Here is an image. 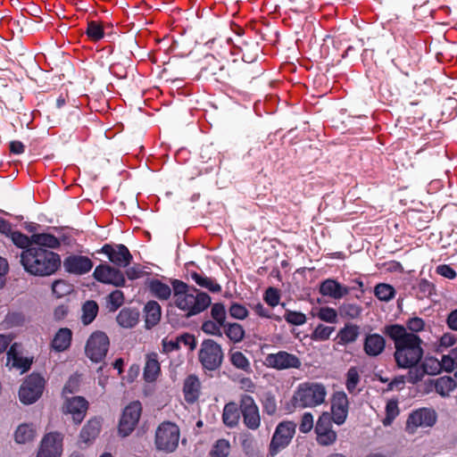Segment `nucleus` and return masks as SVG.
Returning a JSON list of instances; mask_svg holds the SVG:
<instances>
[{
	"label": "nucleus",
	"mask_w": 457,
	"mask_h": 457,
	"mask_svg": "<svg viewBox=\"0 0 457 457\" xmlns=\"http://www.w3.org/2000/svg\"><path fill=\"white\" fill-rule=\"evenodd\" d=\"M384 334L395 344V359L399 368H412L423 357L422 340L414 333H408L405 327L398 324L384 328Z\"/></svg>",
	"instance_id": "obj_1"
},
{
	"label": "nucleus",
	"mask_w": 457,
	"mask_h": 457,
	"mask_svg": "<svg viewBox=\"0 0 457 457\" xmlns=\"http://www.w3.org/2000/svg\"><path fill=\"white\" fill-rule=\"evenodd\" d=\"M21 262L29 273L42 277L52 275L61 265L57 253L39 246H30L23 250Z\"/></svg>",
	"instance_id": "obj_2"
},
{
	"label": "nucleus",
	"mask_w": 457,
	"mask_h": 457,
	"mask_svg": "<svg viewBox=\"0 0 457 457\" xmlns=\"http://www.w3.org/2000/svg\"><path fill=\"white\" fill-rule=\"evenodd\" d=\"M171 285L174 303L179 310L186 312L187 317L198 314L210 305L211 297L206 293L191 288L187 284L178 279L172 280Z\"/></svg>",
	"instance_id": "obj_3"
},
{
	"label": "nucleus",
	"mask_w": 457,
	"mask_h": 457,
	"mask_svg": "<svg viewBox=\"0 0 457 457\" xmlns=\"http://www.w3.org/2000/svg\"><path fill=\"white\" fill-rule=\"evenodd\" d=\"M326 395L327 390L322 384L305 382L299 385L292 403L295 408L315 407L325 401Z\"/></svg>",
	"instance_id": "obj_4"
},
{
	"label": "nucleus",
	"mask_w": 457,
	"mask_h": 457,
	"mask_svg": "<svg viewBox=\"0 0 457 457\" xmlns=\"http://www.w3.org/2000/svg\"><path fill=\"white\" fill-rule=\"evenodd\" d=\"M180 431L179 427L172 422L161 423L155 431L154 445L157 450L165 453H173L179 442Z\"/></svg>",
	"instance_id": "obj_5"
},
{
	"label": "nucleus",
	"mask_w": 457,
	"mask_h": 457,
	"mask_svg": "<svg viewBox=\"0 0 457 457\" xmlns=\"http://www.w3.org/2000/svg\"><path fill=\"white\" fill-rule=\"evenodd\" d=\"M224 353L220 345L212 339H204L198 352V360L203 368L208 370H218L223 361Z\"/></svg>",
	"instance_id": "obj_6"
},
{
	"label": "nucleus",
	"mask_w": 457,
	"mask_h": 457,
	"mask_svg": "<svg viewBox=\"0 0 457 457\" xmlns=\"http://www.w3.org/2000/svg\"><path fill=\"white\" fill-rule=\"evenodd\" d=\"M246 61L243 57L242 60H233L229 62L227 67L220 65L219 62L213 57L208 59V66L204 68L206 73H211L216 76V80L224 79L230 76H244L245 75V70L247 65Z\"/></svg>",
	"instance_id": "obj_7"
},
{
	"label": "nucleus",
	"mask_w": 457,
	"mask_h": 457,
	"mask_svg": "<svg viewBox=\"0 0 457 457\" xmlns=\"http://www.w3.org/2000/svg\"><path fill=\"white\" fill-rule=\"evenodd\" d=\"M45 379L37 373L30 374L21 384L19 398L24 404H31L37 401L43 394Z\"/></svg>",
	"instance_id": "obj_8"
},
{
	"label": "nucleus",
	"mask_w": 457,
	"mask_h": 457,
	"mask_svg": "<svg viewBox=\"0 0 457 457\" xmlns=\"http://www.w3.org/2000/svg\"><path fill=\"white\" fill-rule=\"evenodd\" d=\"M295 433V424L292 421L280 422L273 434L270 444V454L275 456L291 442Z\"/></svg>",
	"instance_id": "obj_9"
},
{
	"label": "nucleus",
	"mask_w": 457,
	"mask_h": 457,
	"mask_svg": "<svg viewBox=\"0 0 457 457\" xmlns=\"http://www.w3.org/2000/svg\"><path fill=\"white\" fill-rule=\"evenodd\" d=\"M109 338L102 331L94 332L87 339L85 352L87 356L95 362L101 361L109 349Z\"/></svg>",
	"instance_id": "obj_10"
},
{
	"label": "nucleus",
	"mask_w": 457,
	"mask_h": 457,
	"mask_svg": "<svg viewBox=\"0 0 457 457\" xmlns=\"http://www.w3.org/2000/svg\"><path fill=\"white\" fill-rule=\"evenodd\" d=\"M142 412V406L138 401L130 403L123 410L120 420L118 431L125 437L131 434L138 423Z\"/></svg>",
	"instance_id": "obj_11"
},
{
	"label": "nucleus",
	"mask_w": 457,
	"mask_h": 457,
	"mask_svg": "<svg viewBox=\"0 0 457 457\" xmlns=\"http://www.w3.org/2000/svg\"><path fill=\"white\" fill-rule=\"evenodd\" d=\"M265 365L278 370L300 369L301 360L293 353L286 351H278L276 353H270L265 357Z\"/></svg>",
	"instance_id": "obj_12"
},
{
	"label": "nucleus",
	"mask_w": 457,
	"mask_h": 457,
	"mask_svg": "<svg viewBox=\"0 0 457 457\" xmlns=\"http://www.w3.org/2000/svg\"><path fill=\"white\" fill-rule=\"evenodd\" d=\"M240 411L243 416V422L249 429L255 430L260 427L259 409L252 396L247 395L241 396Z\"/></svg>",
	"instance_id": "obj_13"
},
{
	"label": "nucleus",
	"mask_w": 457,
	"mask_h": 457,
	"mask_svg": "<svg viewBox=\"0 0 457 457\" xmlns=\"http://www.w3.org/2000/svg\"><path fill=\"white\" fill-rule=\"evenodd\" d=\"M87 409L88 402L82 396L67 397L62 405L63 413L71 414L75 424L82 422Z\"/></svg>",
	"instance_id": "obj_14"
},
{
	"label": "nucleus",
	"mask_w": 457,
	"mask_h": 457,
	"mask_svg": "<svg viewBox=\"0 0 457 457\" xmlns=\"http://www.w3.org/2000/svg\"><path fill=\"white\" fill-rule=\"evenodd\" d=\"M94 277L102 283L112 284L115 287H123L125 285L123 273L108 264L97 266L94 271Z\"/></svg>",
	"instance_id": "obj_15"
},
{
	"label": "nucleus",
	"mask_w": 457,
	"mask_h": 457,
	"mask_svg": "<svg viewBox=\"0 0 457 457\" xmlns=\"http://www.w3.org/2000/svg\"><path fill=\"white\" fill-rule=\"evenodd\" d=\"M436 420V412L429 409H420L410 414L406 428L410 433H414L419 427H432Z\"/></svg>",
	"instance_id": "obj_16"
},
{
	"label": "nucleus",
	"mask_w": 457,
	"mask_h": 457,
	"mask_svg": "<svg viewBox=\"0 0 457 457\" xmlns=\"http://www.w3.org/2000/svg\"><path fill=\"white\" fill-rule=\"evenodd\" d=\"M317 441L321 445H332L337 439V433L331 429V417L323 413L318 420L315 427Z\"/></svg>",
	"instance_id": "obj_17"
},
{
	"label": "nucleus",
	"mask_w": 457,
	"mask_h": 457,
	"mask_svg": "<svg viewBox=\"0 0 457 457\" xmlns=\"http://www.w3.org/2000/svg\"><path fill=\"white\" fill-rule=\"evenodd\" d=\"M102 252L105 253L110 262L119 267H127L132 260V255L124 245H105L102 248Z\"/></svg>",
	"instance_id": "obj_18"
},
{
	"label": "nucleus",
	"mask_w": 457,
	"mask_h": 457,
	"mask_svg": "<svg viewBox=\"0 0 457 457\" xmlns=\"http://www.w3.org/2000/svg\"><path fill=\"white\" fill-rule=\"evenodd\" d=\"M332 420L337 425L345 422L348 413V398L344 392L333 395L331 402Z\"/></svg>",
	"instance_id": "obj_19"
},
{
	"label": "nucleus",
	"mask_w": 457,
	"mask_h": 457,
	"mask_svg": "<svg viewBox=\"0 0 457 457\" xmlns=\"http://www.w3.org/2000/svg\"><path fill=\"white\" fill-rule=\"evenodd\" d=\"M64 267L71 273L84 274L92 269L93 262L87 256L73 255L64 261Z\"/></svg>",
	"instance_id": "obj_20"
},
{
	"label": "nucleus",
	"mask_w": 457,
	"mask_h": 457,
	"mask_svg": "<svg viewBox=\"0 0 457 457\" xmlns=\"http://www.w3.org/2000/svg\"><path fill=\"white\" fill-rule=\"evenodd\" d=\"M350 291V287H344L334 279H326L321 283L320 287V292L321 295L332 297L334 299H340L348 295Z\"/></svg>",
	"instance_id": "obj_21"
},
{
	"label": "nucleus",
	"mask_w": 457,
	"mask_h": 457,
	"mask_svg": "<svg viewBox=\"0 0 457 457\" xmlns=\"http://www.w3.org/2000/svg\"><path fill=\"white\" fill-rule=\"evenodd\" d=\"M386 341L382 336L378 334H369L366 336L363 349L367 355L378 356L384 351Z\"/></svg>",
	"instance_id": "obj_22"
},
{
	"label": "nucleus",
	"mask_w": 457,
	"mask_h": 457,
	"mask_svg": "<svg viewBox=\"0 0 457 457\" xmlns=\"http://www.w3.org/2000/svg\"><path fill=\"white\" fill-rule=\"evenodd\" d=\"M20 345L14 343L7 352V365H11L12 368H16L18 370H21V372L27 371L31 365V361H29L27 358H23L21 356V353L19 351Z\"/></svg>",
	"instance_id": "obj_23"
},
{
	"label": "nucleus",
	"mask_w": 457,
	"mask_h": 457,
	"mask_svg": "<svg viewBox=\"0 0 457 457\" xmlns=\"http://www.w3.org/2000/svg\"><path fill=\"white\" fill-rule=\"evenodd\" d=\"M161 372V365L158 361V355L151 353L146 355L145 365L144 368V378L147 382H154Z\"/></svg>",
	"instance_id": "obj_24"
},
{
	"label": "nucleus",
	"mask_w": 457,
	"mask_h": 457,
	"mask_svg": "<svg viewBox=\"0 0 457 457\" xmlns=\"http://www.w3.org/2000/svg\"><path fill=\"white\" fill-rule=\"evenodd\" d=\"M183 392L187 403H194L200 394V381L195 375H189L184 381Z\"/></svg>",
	"instance_id": "obj_25"
},
{
	"label": "nucleus",
	"mask_w": 457,
	"mask_h": 457,
	"mask_svg": "<svg viewBox=\"0 0 457 457\" xmlns=\"http://www.w3.org/2000/svg\"><path fill=\"white\" fill-rule=\"evenodd\" d=\"M145 327L151 328L154 327L161 320L162 309L160 304L155 301H149L144 308Z\"/></svg>",
	"instance_id": "obj_26"
},
{
	"label": "nucleus",
	"mask_w": 457,
	"mask_h": 457,
	"mask_svg": "<svg viewBox=\"0 0 457 457\" xmlns=\"http://www.w3.org/2000/svg\"><path fill=\"white\" fill-rule=\"evenodd\" d=\"M101 431V421L95 418L89 420L83 427L80 432V439L85 444H88L95 440Z\"/></svg>",
	"instance_id": "obj_27"
},
{
	"label": "nucleus",
	"mask_w": 457,
	"mask_h": 457,
	"mask_svg": "<svg viewBox=\"0 0 457 457\" xmlns=\"http://www.w3.org/2000/svg\"><path fill=\"white\" fill-rule=\"evenodd\" d=\"M71 337L72 333L70 328H60L52 341V347L57 352L66 350L71 345Z\"/></svg>",
	"instance_id": "obj_28"
},
{
	"label": "nucleus",
	"mask_w": 457,
	"mask_h": 457,
	"mask_svg": "<svg viewBox=\"0 0 457 457\" xmlns=\"http://www.w3.org/2000/svg\"><path fill=\"white\" fill-rule=\"evenodd\" d=\"M240 408L237 403H228L224 406L222 413L223 423L229 428H234L238 424L240 419Z\"/></svg>",
	"instance_id": "obj_29"
},
{
	"label": "nucleus",
	"mask_w": 457,
	"mask_h": 457,
	"mask_svg": "<svg viewBox=\"0 0 457 457\" xmlns=\"http://www.w3.org/2000/svg\"><path fill=\"white\" fill-rule=\"evenodd\" d=\"M138 318V312L129 308H124L119 312L116 320L120 326L129 328L137 325Z\"/></svg>",
	"instance_id": "obj_30"
},
{
	"label": "nucleus",
	"mask_w": 457,
	"mask_h": 457,
	"mask_svg": "<svg viewBox=\"0 0 457 457\" xmlns=\"http://www.w3.org/2000/svg\"><path fill=\"white\" fill-rule=\"evenodd\" d=\"M33 246H39L41 248H51L54 249L59 247L60 241L54 236L51 234H33L32 235Z\"/></svg>",
	"instance_id": "obj_31"
},
{
	"label": "nucleus",
	"mask_w": 457,
	"mask_h": 457,
	"mask_svg": "<svg viewBox=\"0 0 457 457\" xmlns=\"http://www.w3.org/2000/svg\"><path fill=\"white\" fill-rule=\"evenodd\" d=\"M36 436V430L31 424H21L14 434V438L18 444H26L31 442Z\"/></svg>",
	"instance_id": "obj_32"
},
{
	"label": "nucleus",
	"mask_w": 457,
	"mask_h": 457,
	"mask_svg": "<svg viewBox=\"0 0 457 457\" xmlns=\"http://www.w3.org/2000/svg\"><path fill=\"white\" fill-rule=\"evenodd\" d=\"M456 386L455 380L448 376L438 378L435 381V390L442 396L448 395Z\"/></svg>",
	"instance_id": "obj_33"
},
{
	"label": "nucleus",
	"mask_w": 457,
	"mask_h": 457,
	"mask_svg": "<svg viewBox=\"0 0 457 457\" xmlns=\"http://www.w3.org/2000/svg\"><path fill=\"white\" fill-rule=\"evenodd\" d=\"M149 289L160 300H168L171 295L170 287L158 279L152 280L149 283Z\"/></svg>",
	"instance_id": "obj_34"
},
{
	"label": "nucleus",
	"mask_w": 457,
	"mask_h": 457,
	"mask_svg": "<svg viewBox=\"0 0 457 457\" xmlns=\"http://www.w3.org/2000/svg\"><path fill=\"white\" fill-rule=\"evenodd\" d=\"M226 336L234 343L241 342L245 337V330L238 323H226L222 326Z\"/></svg>",
	"instance_id": "obj_35"
},
{
	"label": "nucleus",
	"mask_w": 457,
	"mask_h": 457,
	"mask_svg": "<svg viewBox=\"0 0 457 457\" xmlns=\"http://www.w3.org/2000/svg\"><path fill=\"white\" fill-rule=\"evenodd\" d=\"M98 312V304L95 301H87L82 306V322L85 325L90 324Z\"/></svg>",
	"instance_id": "obj_36"
},
{
	"label": "nucleus",
	"mask_w": 457,
	"mask_h": 457,
	"mask_svg": "<svg viewBox=\"0 0 457 457\" xmlns=\"http://www.w3.org/2000/svg\"><path fill=\"white\" fill-rule=\"evenodd\" d=\"M191 278L199 287H204L211 292H219L221 289L220 286L212 278L203 276L199 273L192 272Z\"/></svg>",
	"instance_id": "obj_37"
},
{
	"label": "nucleus",
	"mask_w": 457,
	"mask_h": 457,
	"mask_svg": "<svg viewBox=\"0 0 457 457\" xmlns=\"http://www.w3.org/2000/svg\"><path fill=\"white\" fill-rule=\"evenodd\" d=\"M358 335H359L358 326L348 325L340 330V332L338 334V337H339L340 343L349 344V343L354 342L357 339Z\"/></svg>",
	"instance_id": "obj_38"
},
{
	"label": "nucleus",
	"mask_w": 457,
	"mask_h": 457,
	"mask_svg": "<svg viewBox=\"0 0 457 457\" xmlns=\"http://www.w3.org/2000/svg\"><path fill=\"white\" fill-rule=\"evenodd\" d=\"M230 361L237 369L247 373L251 372L250 362L243 353L238 351L230 353Z\"/></svg>",
	"instance_id": "obj_39"
},
{
	"label": "nucleus",
	"mask_w": 457,
	"mask_h": 457,
	"mask_svg": "<svg viewBox=\"0 0 457 457\" xmlns=\"http://www.w3.org/2000/svg\"><path fill=\"white\" fill-rule=\"evenodd\" d=\"M230 452V444L226 439H219L215 442L210 454L212 457H228Z\"/></svg>",
	"instance_id": "obj_40"
},
{
	"label": "nucleus",
	"mask_w": 457,
	"mask_h": 457,
	"mask_svg": "<svg viewBox=\"0 0 457 457\" xmlns=\"http://www.w3.org/2000/svg\"><path fill=\"white\" fill-rule=\"evenodd\" d=\"M46 436H52L51 442H48V445L46 447L47 452L55 453V452H58V457H61L62 452V439L63 436L61 433L58 432H51L46 434Z\"/></svg>",
	"instance_id": "obj_41"
},
{
	"label": "nucleus",
	"mask_w": 457,
	"mask_h": 457,
	"mask_svg": "<svg viewBox=\"0 0 457 457\" xmlns=\"http://www.w3.org/2000/svg\"><path fill=\"white\" fill-rule=\"evenodd\" d=\"M11 238L12 243L20 248L28 249L30 246H33L32 243V236L29 237L28 236L22 234L19 231H13L11 233Z\"/></svg>",
	"instance_id": "obj_42"
},
{
	"label": "nucleus",
	"mask_w": 457,
	"mask_h": 457,
	"mask_svg": "<svg viewBox=\"0 0 457 457\" xmlns=\"http://www.w3.org/2000/svg\"><path fill=\"white\" fill-rule=\"evenodd\" d=\"M375 295L382 301H389L395 295V289L387 284H378L374 290Z\"/></svg>",
	"instance_id": "obj_43"
},
{
	"label": "nucleus",
	"mask_w": 457,
	"mask_h": 457,
	"mask_svg": "<svg viewBox=\"0 0 457 457\" xmlns=\"http://www.w3.org/2000/svg\"><path fill=\"white\" fill-rule=\"evenodd\" d=\"M52 291L54 295L60 298L69 295L72 291V286L65 280L58 279L53 283Z\"/></svg>",
	"instance_id": "obj_44"
},
{
	"label": "nucleus",
	"mask_w": 457,
	"mask_h": 457,
	"mask_svg": "<svg viewBox=\"0 0 457 457\" xmlns=\"http://www.w3.org/2000/svg\"><path fill=\"white\" fill-rule=\"evenodd\" d=\"M360 382V375L355 367H352L348 370L346 373V388L349 393H355L356 386Z\"/></svg>",
	"instance_id": "obj_45"
},
{
	"label": "nucleus",
	"mask_w": 457,
	"mask_h": 457,
	"mask_svg": "<svg viewBox=\"0 0 457 457\" xmlns=\"http://www.w3.org/2000/svg\"><path fill=\"white\" fill-rule=\"evenodd\" d=\"M338 311L342 317L355 319L360 315L361 309L354 303H344L339 307Z\"/></svg>",
	"instance_id": "obj_46"
},
{
	"label": "nucleus",
	"mask_w": 457,
	"mask_h": 457,
	"mask_svg": "<svg viewBox=\"0 0 457 457\" xmlns=\"http://www.w3.org/2000/svg\"><path fill=\"white\" fill-rule=\"evenodd\" d=\"M386 416L383 420V424L385 426H388L392 423V421L399 414L397 401L390 400L387 402L386 406Z\"/></svg>",
	"instance_id": "obj_47"
},
{
	"label": "nucleus",
	"mask_w": 457,
	"mask_h": 457,
	"mask_svg": "<svg viewBox=\"0 0 457 457\" xmlns=\"http://www.w3.org/2000/svg\"><path fill=\"white\" fill-rule=\"evenodd\" d=\"M421 365L425 373L428 375H436L441 371L440 361L434 357L426 358Z\"/></svg>",
	"instance_id": "obj_48"
},
{
	"label": "nucleus",
	"mask_w": 457,
	"mask_h": 457,
	"mask_svg": "<svg viewBox=\"0 0 457 457\" xmlns=\"http://www.w3.org/2000/svg\"><path fill=\"white\" fill-rule=\"evenodd\" d=\"M211 315L212 319L220 325L226 324V310L222 303H214L212 306Z\"/></svg>",
	"instance_id": "obj_49"
},
{
	"label": "nucleus",
	"mask_w": 457,
	"mask_h": 457,
	"mask_svg": "<svg viewBox=\"0 0 457 457\" xmlns=\"http://www.w3.org/2000/svg\"><path fill=\"white\" fill-rule=\"evenodd\" d=\"M263 411L268 415H274L277 412V403L275 396L270 393H266L262 400Z\"/></svg>",
	"instance_id": "obj_50"
},
{
	"label": "nucleus",
	"mask_w": 457,
	"mask_h": 457,
	"mask_svg": "<svg viewBox=\"0 0 457 457\" xmlns=\"http://www.w3.org/2000/svg\"><path fill=\"white\" fill-rule=\"evenodd\" d=\"M87 35L94 41L101 39L104 37L102 25L96 21H89L87 23Z\"/></svg>",
	"instance_id": "obj_51"
},
{
	"label": "nucleus",
	"mask_w": 457,
	"mask_h": 457,
	"mask_svg": "<svg viewBox=\"0 0 457 457\" xmlns=\"http://www.w3.org/2000/svg\"><path fill=\"white\" fill-rule=\"evenodd\" d=\"M229 315L237 320H244L248 315L247 309L239 303H233L228 309Z\"/></svg>",
	"instance_id": "obj_52"
},
{
	"label": "nucleus",
	"mask_w": 457,
	"mask_h": 457,
	"mask_svg": "<svg viewBox=\"0 0 457 457\" xmlns=\"http://www.w3.org/2000/svg\"><path fill=\"white\" fill-rule=\"evenodd\" d=\"M285 320L293 325H303L306 321V317L302 312L287 311L284 316Z\"/></svg>",
	"instance_id": "obj_53"
},
{
	"label": "nucleus",
	"mask_w": 457,
	"mask_h": 457,
	"mask_svg": "<svg viewBox=\"0 0 457 457\" xmlns=\"http://www.w3.org/2000/svg\"><path fill=\"white\" fill-rule=\"evenodd\" d=\"M409 369L410 370L408 372L407 380L410 383L416 384L417 382L420 381L426 375L422 365L420 367H417V365H415L414 367Z\"/></svg>",
	"instance_id": "obj_54"
},
{
	"label": "nucleus",
	"mask_w": 457,
	"mask_h": 457,
	"mask_svg": "<svg viewBox=\"0 0 457 457\" xmlns=\"http://www.w3.org/2000/svg\"><path fill=\"white\" fill-rule=\"evenodd\" d=\"M317 315L321 320L331 323L336 322L337 316L336 310L329 307L320 308Z\"/></svg>",
	"instance_id": "obj_55"
},
{
	"label": "nucleus",
	"mask_w": 457,
	"mask_h": 457,
	"mask_svg": "<svg viewBox=\"0 0 457 457\" xmlns=\"http://www.w3.org/2000/svg\"><path fill=\"white\" fill-rule=\"evenodd\" d=\"M333 330L334 328L332 327L324 326L320 324L317 326V328H315L313 332V337L316 339L326 340L330 337Z\"/></svg>",
	"instance_id": "obj_56"
},
{
	"label": "nucleus",
	"mask_w": 457,
	"mask_h": 457,
	"mask_svg": "<svg viewBox=\"0 0 457 457\" xmlns=\"http://www.w3.org/2000/svg\"><path fill=\"white\" fill-rule=\"evenodd\" d=\"M79 376H71L69 380L66 382L62 394H74L79 390Z\"/></svg>",
	"instance_id": "obj_57"
},
{
	"label": "nucleus",
	"mask_w": 457,
	"mask_h": 457,
	"mask_svg": "<svg viewBox=\"0 0 457 457\" xmlns=\"http://www.w3.org/2000/svg\"><path fill=\"white\" fill-rule=\"evenodd\" d=\"M52 436H45L41 441L40 449L37 453V457H58V452L55 453L47 452L46 447L48 445V442H51Z\"/></svg>",
	"instance_id": "obj_58"
},
{
	"label": "nucleus",
	"mask_w": 457,
	"mask_h": 457,
	"mask_svg": "<svg viewBox=\"0 0 457 457\" xmlns=\"http://www.w3.org/2000/svg\"><path fill=\"white\" fill-rule=\"evenodd\" d=\"M264 299L270 307L278 305L279 302V295L278 290L273 287H269L266 290Z\"/></svg>",
	"instance_id": "obj_59"
},
{
	"label": "nucleus",
	"mask_w": 457,
	"mask_h": 457,
	"mask_svg": "<svg viewBox=\"0 0 457 457\" xmlns=\"http://www.w3.org/2000/svg\"><path fill=\"white\" fill-rule=\"evenodd\" d=\"M424 321L420 318H411L407 321V328L410 331L408 333H414L421 331L424 328Z\"/></svg>",
	"instance_id": "obj_60"
},
{
	"label": "nucleus",
	"mask_w": 457,
	"mask_h": 457,
	"mask_svg": "<svg viewBox=\"0 0 457 457\" xmlns=\"http://www.w3.org/2000/svg\"><path fill=\"white\" fill-rule=\"evenodd\" d=\"M455 357L453 354V350L451 351V354L444 355L442 360L440 361L441 370H445V371H453L455 368Z\"/></svg>",
	"instance_id": "obj_61"
},
{
	"label": "nucleus",
	"mask_w": 457,
	"mask_h": 457,
	"mask_svg": "<svg viewBox=\"0 0 457 457\" xmlns=\"http://www.w3.org/2000/svg\"><path fill=\"white\" fill-rule=\"evenodd\" d=\"M220 327L216 321L207 320L203 323L202 330L206 334L221 336Z\"/></svg>",
	"instance_id": "obj_62"
},
{
	"label": "nucleus",
	"mask_w": 457,
	"mask_h": 457,
	"mask_svg": "<svg viewBox=\"0 0 457 457\" xmlns=\"http://www.w3.org/2000/svg\"><path fill=\"white\" fill-rule=\"evenodd\" d=\"M162 352L164 353H169L172 351H177L179 349V342L178 337L175 339L169 340L167 337L163 338L162 341Z\"/></svg>",
	"instance_id": "obj_63"
},
{
	"label": "nucleus",
	"mask_w": 457,
	"mask_h": 457,
	"mask_svg": "<svg viewBox=\"0 0 457 457\" xmlns=\"http://www.w3.org/2000/svg\"><path fill=\"white\" fill-rule=\"evenodd\" d=\"M123 293L120 290H114L109 295V302L114 310L119 308L123 303Z\"/></svg>",
	"instance_id": "obj_64"
}]
</instances>
